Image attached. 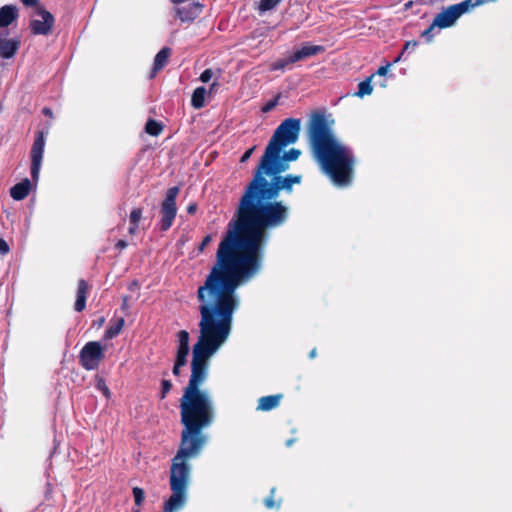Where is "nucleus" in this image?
Returning <instances> with one entry per match:
<instances>
[{
    "label": "nucleus",
    "mask_w": 512,
    "mask_h": 512,
    "mask_svg": "<svg viewBox=\"0 0 512 512\" xmlns=\"http://www.w3.org/2000/svg\"><path fill=\"white\" fill-rule=\"evenodd\" d=\"M300 155L291 148L261 156L218 245L216 261L197 289L199 336L192 355H214L227 341L239 307L237 289L261 271L268 232L289 219L290 208L277 199L281 191L290 194L301 183V175H282Z\"/></svg>",
    "instance_id": "1"
},
{
    "label": "nucleus",
    "mask_w": 512,
    "mask_h": 512,
    "mask_svg": "<svg viewBox=\"0 0 512 512\" xmlns=\"http://www.w3.org/2000/svg\"><path fill=\"white\" fill-rule=\"evenodd\" d=\"M308 139L315 159L333 184L349 186L354 176V154L335 139L323 115H315L310 121Z\"/></svg>",
    "instance_id": "2"
},
{
    "label": "nucleus",
    "mask_w": 512,
    "mask_h": 512,
    "mask_svg": "<svg viewBox=\"0 0 512 512\" xmlns=\"http://www.w3.org/2000/svg\"><path fill=\"white\" fill-rule=\"evenodd\" d=\"M301 120L298 118H287L283 120L275 129L265 151L272 156L279 153L280 149H285L288 145L294 144L300 134Z\"/></svg>",
    "instance_id": "3"
},
{
    "label": "nucleus",
    "mask_w": 512,
    "mask_h": 512,
    "mask_svg": "<svg viewBox=\"0 0 512 512\" xmlns=\"http://www.w3.org/2000/svg\"><path fill=\"white\" fill-rule=\"evenodd\" d=\"M179 194V187H170L160 205L159 229L162 232L168 231L176 218L177 205L176 199Z\"/></svg>",
    "instance_id": "4"
},
{
    "label": "nucleus",
    "mask_w": 512,
    "mask_h": 512,
    "mask_svg": "<svg viewBox=\"0 0 512 512\" xmlns=\"http://www.w3.org/2000/svg\"><path fill=\"white\" fill-rule=\"evenodd\" d=\"M104 358V349L98 341L87 342L78 356L79 364L87 371L97 369Z\"/></svg>",
    "instance_id": "5"
},
{
    "label": "nucleus",
    "mask_w": 512,
    "mask_h": 512,
    "mask_svg": "<svg viewBox=\"0 0 512 512\" xmlns=\"http://www.w3.org/2000/svg\"><path fill=\"white\" fill-rule=\"evenodd\" d=\"M467 11H469V2L450 5L435 16L434 25L438 28H448Z\"/></svg>",
    "instance_id": "6"
},
{
    "label": "nucleus",
    "mask_w": 512,
    "mask_h": 512,
    "mask_svg": "<svg viewBox=\"0 0 512 512\" xmlns=\"http://www.w3.org/2000/svg\"><path fill=\"white\" fill-rule=\"evenodd\" d=\"M39 0H34V35H48L52 32L55 18L54 16L39 5Z\"/></svg>",
    "instance_id": "7"
},
{
    "label": "nucleus",
    "mask_w": 512,
    "mask_h": 512,
    "mask_svg": "<svg viewBox=\"0 0 512 512\" xmlns=\"http://www.w3.org/2000/svg\"><path fill=\"white\" fill-rule=\"evenodd\" d=\"M49 124L38 131L37 138L34 140V189L39 176V170L44 152L45 135L48 134Z\"/></svg>",
    "instance_id": "8"
},
{
    "label": "nucleus",
    "mask_w": 512,
    "mask_h": 512,
    "mask_svg": "<svg viewBox=\"0 0 512 512\" xmlns=\"http://www.w3.org/2000/svg\"><path fill=\"white\" fill-rule=\"evenodd\" d=\"M202 8L203 6L199 2H192L185 6L177 5L174 7L173 11L175 13V17L181 22L190 23L201 14Z\"/></svg>",
    "instance_id": "9"
},
{
    "label": "nucleus",
    "mask_w": 512,
    "mask_h": 512,
    "mask_svg": "<svg viewBox=\"0 0 512 512\" xmlns=\"http://www.w3.org/2000/svg\"><path fill=\"white\" fill-rule=\"evenodd\" d=\"M172 54V50L169 47H163L155 56L153 68L151 70L149 78L152 79L156 76V74L162 70L169 61V58Z\"/></svg>",
    "instance_id": "10"
},
{
    "label": "nucleus",
    "mask_w": 512,
    "mask_h": 512,
    "mask_svg": "<svg viewBox=\"0 0 512 512\" xmlns=\"http://www.w3.org/2000/svg\"><path fill=\"white\" fill-rule=\"evenodd\" d=\"M325 48L321 45H305L301 49L294 51L291 54V60L295 63L304 60L310 56L324 52Z\"/></svg>",
    "instance_id": "11"
},
{
    "label": "nucleus",
    "mask_w": 512,
    "mask_h": 512,
    "mask_svg": "<svg viewBox=\"0 0 512 512\" xmlns=\"http://www.w3.org/2000/svg\"><path fill=\"white\" fill-rule=\"evenodd\" d=\"M325 48L321 45H305L301 49L294 51L291 54V60L295 63L304 60L310 56L324 52Z\"/></svg>",
    "instance_id": "12"
},
{
    "label": "nucleus",
    "mask_w": 512,
    "mask_h": 512,
    "mask_svg": "<svg viewBox=\"0 0 512 512\" xmlns=\"http://www.w3.org/2000/svg\"><path fill=\"white\" fill-rule=\"evenodd\" d=\"M89 292V285L86 280L80 279L78 281L76 301L74 309L77 312H82L86 308V300Z\"/></svg>",
    "instance_id": "13"
},
{
    "label": "nucleus",
    "mask_w": 512,
    "mask_h": 512,
    "mask_svg": "<svg viewBox=\"0 0 512 512\" xmlns=\"http://www.w3.org/2000/svg\"><path fill=\"white\" fill-rule=\"evenodd\" d=\"M283 398L282 394H274L268 396H262L257 401V410L258 411H270L277 408L280 404L281 399Z\"/></svg>",
    "instance_id": "14"
},
{
    "label": "nucleus",
    "mask_w": 512,
    "mask_h": 512,
    "mask_svg": "<svg viewBox=\"0 0 512 512\" xmlns=\"http://www.w3.org/2000/svg\"><path fill=\"white\" fill-rule=\"evenodd\" d=\"M18 17V9L14 5H5L0 8V27L9 26Z\"/></svg>",
    "instance_id": "15"
},
{
    "label": "nucleus",
    "mask_w": 512,
    "mask_h": 512,
    "mask_svg": "<svg viewBox=\"0 0 512 512\" xmlns=\"http://www.w3.org/2000/svg\"><path fill=\"white\" fill-rule=\"evenodd\" d=\"M31 190V183L28 179H24L22 182L17 183L10 189V196L16 200L20 201L23 200L25 197L28 196L29 192Z\"/></svg>",
    "instance_id": "16"
},
{
    "label": "nucleus",
    "mask_w": 512,
    "mask_h": 512,
    "mask_svg": "<svg viewBox=\"0 0 512 512\" xmlns=\"http://www.w3.org/2000/svg\"><path fill=\"white\" fill-rule=\"evenodd\" d=\"M124 325H125V319L123 317L112 319L110 321L109 326L105 330L104 339L110 340V339H113L116 336H118L120 334V332L122 331Z\"/></svg>",
    "instance_id": "17"
},
{
    "label": "nucleus",
    "mask_w": 512,
    "mask_h": 512,
    "mask_svg": "<svg viewBox=\"0 0 512 512\" xmlns=\"http://www.w3.org/2000/svg\"><path fill=\"white\" fill-rule=\"evenodd\" d=\"M177 338H178V346H177L176 354L189 355V351H190V346H189L190 336H189L188 331L180 330L177 333Z\"/></svg>",
    "instance_id": "18"
},
{
    "label": "nucleus",
    "mask_w": 512,
    "mask_h": 512,
    "mask_svg": "<svg viewBox=\"0 0 512 512\" xmlns=\"http://www.w3.org/2000/svg\"><path fill=\"white\" fill-rule=\"evenodd\" d=\"M206 88L203 86L197 87L191 97V105L195 109H201L205 106Z\"/></svg>",
    "instance_id": "19"
},
{
    "label": "nucleus",
    "mask_w": 512,
    "mask_h": 512,
    "mask_svg": "<svg viewBox=\"0 0 512 512\" xmlns=\"http://www.w3.org/2000/svg\"><path fill=\"white\" fill-rule=\"evenodd\" d=\"M17 50V43L11 40H0V56L10 58Z\"/></svg>",
    "instance_id": "20"
},
{
    "label": "nucleus",
    "mask_w": 512,
    "mask_h": 512,
    "mask_svg": "<svg viewBox=\"0 0 512 512\" xmlns=\"http://www.w3.org/2000/svg\"><path fill=\"white\" fill-rule=\"evenodd\" d=\"M276 487L270 489L269 495L264 499L263 504L269 510H279L282 505V499L276 498Z\"/></svg>",
    "instance_id": "21"
},
{
    "label": "nucleus",
    "mask_w": 512,
    "mask_h": 512,
    "mask_svg": "<svg viewBox=\"0 0 512 512\" xmlns=\"http://www.w3.org/2000/svg\"><path fill=\"white\" fill-rule=\"evenodd\" d=\"M163 128V125L154 119H149L145 124V132L151 136H159Z\"/></svg>",
    "instance_id": "22"
},
{
    "label": "nucleus",
    "mask_w": 512,
    "mask_h": 512,
    "mask_svg": "<svg viewBox=\"0 0 512 512\" xmlns=\"http://www.w3.org/2000/svg\"><path fill=\"white\" fill-rule=\"evenodd\" d=\"M374 75L369 76L364 81L360 82L358 85V91L355 93L358 97H364L365 95H370L373 91V87L371 85V80Z\"/></svg>",
    "instance_id": "23"
},
{
    "label": "nucleus",
    "mask_w": 512,
    "mask_h": 512,
    "mask_svg": "<svg viewBox=\"0 0 512 512\" xmlns=\"http://www.w3.org/2000/svg\"><path fill=\"white\" fill-rule=\"evenodd\" d=\"M291 60V55L287 58L278 59L271 65V70H284L288 65L294 64V61Z\"/></svg>",
    "instance_id": "24"
},
{
    "label": "nucleus",
    "mask_w": 512,
    "mask_h": 512,
    "mask_svg": "<svg viewBox=\"0 0 512 512\" xmlns=\"http://www.w3.org/2000/svg\"><path fill=\"white\" fill-rule=\"evenodd\" d=\"M282 0H260L259 10L266 12L275 8Z\"/></svg>",
    "instance_id": "25"
},
{
    "label": "nucleus",
    "mask_w": 512,
    "mask_h": 512,
    "mask_svg": "<svg viewBox=\"0 0 512 512\" xmlns=\"http://www.w3.org/2000/svg\"><path fill=\"white\" fill-rule=\"evenodd\" d=\"M133 497H134V503L136 506L140 507L145 499V492L140 487H134L132 489Z\"/></svg>",
    "instance_id": "26"
},
{
    "label": "nucleus",
    "mask_w": 512,
    "mask_h": 512,
    "mask_svg": "<svg viewBox=\"0 0 512 512\" xmlns=\"http://www.w3.org/2000/svg\"><path fill=\"white\" fill-rule=\"evenodd\" d=\"M142 214H143L142 208L132 209V211L130 212V215H129V223L136 224L139 226V222L142 218Z\"/></svg>",
    "instance_id": "27"
},
{
    "label": "nucleus",
    "mask_w": 512,
    "mask_h": 512,
    "mask_svg": "<svg viewBox=\"0 0 512 512\" xmlns=\"http://www.w3.org/2000/svg\"><path fill=\"white\" fill-rule=\"evenodd\" d=\"M172 388V382L170 380L163 379L161 381V393L160 399L163 400Z\"/></svg>",
    "instance_id": "28"
},
{
    "label": "nucleus",
    "mask_w": 512,
    "mask_h": 512,
    "mask_svg": "<svg viewBox=\"0 0 512 512\" xmlns=\"http://www.w3.org/2000/svg\"><path fill=\"white\" fill-rule=\"evenodd\" d=\"M279 98H280V94H278L275 98L271 99L270 101H268L262 108H261V111L263 113H267V112H270L272 111L278 104V101H279Z\"/></svg>",
    "instance_id": "29"
},
{
    "label": "nucleus",
    "mask_w": 512,
    "mask_h": 512,
    "mask_svg": "<svg viewBox=\"0 0 512 512\" xmlns=\"http://www.w3.org/2000/svg\"><path fill=\"white\" fill-rule=\"evenodd\" d=\"M96 387L98 390L102 391V393L106 396V398H109L110 397V390L109 388L107 387L104 379L100 378L97 383H96Z\"/></svg>",
    "instance_id": "30"
},
{
    "label": "nucleus",
    "mask_w": 512,
    "mask_h": 512,
    "mask_svg": "<svg viewBox=\"0 0 512 512\" xmlns=\"http://www.w3.org/2000/svg\"><path fill=\"white\" fill-rule=\"evenodd\" d=\"M435 27H437V26L434 25V22H432L430 24V26L421 33V36L424 37L427 42H430L432 40V38L434 36L433 31H434Z\"/></svg>",
    "instance_id": "31"
},
{
    "label": "nucleus",
    "mask_w": 512,
    "mask_h": 512,
    "mask_svg": "<svg viewBox=\"0 0 512 512\" xmlns=\"http://www.w3.org/2000/svg\"><path fill=\"white\" fill-rule=\"evenodd\" d=\"M213 77V71L211 69H205L201 75H200V80L203 82V83H207L211 80V78Z\"/></svg>",
    "instance_id": "32"
},
{
    "label": "nucleus",
    "mask_w": 512,
    "mask_h": 512,
    "mask_svg": "<svg viewBox=\"0 0 512 512\" xmlns=\"http://www.w3.org/2000/svg\"><path fill=\"white\" fill-rule=\"evenodd\" d=\"M211 241L212 236L210 234L206 235L199 244L198 251L202 253L205 250V248L210 244Z\"/></svg>",
    "instance_id": "33"
},
{
    "label": "nucleus",
    "mask_w": 512,
    "mask_h": 512,
    "mask_svg": "<svg viewBox=\"0 0 512 512\" xmlns=\"http://www.w3.org/2000/svg\"><path fill=\"white\" fill-rule=\"evenodd\" d=\"M188 355L176 354L174 364L180 367H184L187 364Z\"/></svg>",
    "instance_id": "34"
},
{
    "label": "nucleus",
    "mask_w": 512,
    "mask_h": 512,
    "mask_svg": "<svg viewBox=\"0 0 512 512\" xmlns=\"http://www.w3.org/2000/svg\"><path fill=\"white\" fill-rule=\"evenodd\" d=\"M417 46H418V42L417 41H415V40L407 41L404 44V47H403V49L401 51V54H404L407 50H414Z\"/></svg>",
    "instance_id": "35"
},
{
    "label": "nucleus",
    "mask_w": 512,
    "mask_h": 512,
    "mask_svg": "<svg viewBox=\"0 0 512 512\" xmlns=\"http://www.w3.org/2000/svg\"><path fill=\"white\" fill-rule=\"evenodd\" d=\"M390 63H387L386 65L384 66H380L378 68V70L376 71V73H374L373 75H379V76H385L387 73H388V70H389V67H390Z\"/></svg>",
    "instance_id": "36"
},
{
    "label": "nucleus",
    "mask_w": 512,
    "mask_h": 512,
    "mask_svg": "<svg viewBox=\"0 0 512 512\" xmlns=\"http://www.w3.org/2000/svg\"><path fill=\"white\" fill-rule=\"evenodd\" d=\"M489 0H475L474 2L472 0H465L464 2H469V10L471 8L483 5L487 3Z\"/></svg>",
    "instance_id": "37"
},
{
    "label": "nucleus",
    "mask_w": 512,
    "mask_h": 512,
    "mask_svg": "<svg viewBox=\"0 0 512 512\" xmlns=\"http://www.w3.org/2000/svg\"><path fill=\"white\" fill-rule=\"evenodd\" d=\"M105 321H106L105 317L101 316L98 319L93 320L92 327L99 329L104 325Z\"/></svg>",
    "instance_id": "38"
},
{
    "label": "nucleus",
    "mask_w": 512,
    "mask_h": 512,
    "mask_svg": "<svg viewBox=\"0 0 512 512\" xmlns=\"http://www.w3.org/2000/svg\"><path fill=\"white\" fill-rule=\"evenodd\" d=\"M8 252H9V246H8L7 242L4 239L0 238V254L4 255Z\"/></svg>",
    "instance_id": "39"
},
{
    "label": "nucleus",
    "mask_w": 512,
    "mask_h": 512,
    "mask_svg": "<svg viewBox=\"0 0 512 512\" xmlns=\"http://www.w3.org/2000/svg\"><path fill=\"white\" fill-rule=\"evenodd\" d=\"M255 149V146L245 151V153L241 156L240 162L244 163L246 162L252 155L253 151Z\"/></svg>",
    "instance_id": "40"
},
{
    "label": "nucleus",
    "mask_w": 512,
    "mask_h": 512,
    "mask_svg": "<svg viewBox=\"0 0 512 512\" xmlns=\"http://www.w3.org/2000/svg\"><path fill=\"white\" fill-rule=\"evenodd\" d=\"M127 246H128L127 241H125L123 239L118 240L117 243L115 244V247L120 250L126 248Z\"/></svg>",
    "instance_id": "41"
},
{
    "label": "nucleus",
    "mask_w": 512,
    "mask_h": 512,
    "mask_svg": "<svg viewBox=\"0 0 512 512\" xmlns=\"http://www.w3.org/2000/svg\"><path fill=\"white\" fill-rule=\"evenodd\" d=\"M42 113H43L46 117H48L50 120L53 118V112H52V110H51L50 108H48V107L43 108Z\"/></svg>",
    "instance_id": "42"
},
{
    "label": "nucleus",
    "mask_w": 512,
    "mask_h": 512,
    "mask_svg": "<svg viewBox=\"0 0 512 512\" xmlns=\"http://www.w3.org/2000/svg\"><path fill=\"white\" fill-rule=\"evenodd\" d=\"M196 210H197V204L196 203H191L187 207V212L189 214H194L196 212Z\"/></svg>",
    "instance_id": "43"
},
{
    "label": "nucleus",
    "mask_w": 512,
    "mask_h": 512,
    "mask_svg": "<svg viewBox=\"0 0 512 512\" xmlns=\"http://www.w3.org/2000/svg\"><path fill=\"white\" fill-rule=\"evenodd\" d=\"M138 227L139 226L136 225V224H130V227H129V230H128L129 234L130 235H135L137 230H138Z\"/></svg>",
    "instance_id": "44"
},
{
    "label": "nucleus",
    "mask_w": 512,
    "mask_h": 512,
    "mask_svg": "<svg viewBox=\"0 0 512 512\" xmlns=\"http://www.w3.org/2000/svg\"><path fill=\"white\" fill-rule=\"evenodd\" d=\"M181 368H182V367L177 366V365H175V364H174L173 369H172V373H173L175 376H179V375H180V369H181Z\"/></svg>",
    "instance_id": "45"
},
{
    "label": "nucleus",
    "mask_w": 512,
    "mask_h": 512,
    "mask_svg": "<svg viewBox=\"0 0 512 512\" xmlns=\"http://www.w3.org/2000/svg\"><path fill=\"white\" fill-rule=\"evenodd\" d=\"M127 303H128V296H124L123 297V302H122V309H126L127 308Z\"/></svg>",
    "instance_id": "46"
},
{
    "label": "nucleus",
    "mask_w": 512,
    "mask_h": 512,
    "mask_svg": "<svg viewBox=\"0 0 512 512\" xmlns=\"http://www.w3.org/2000/svg\"><path fill=\"white\" fill-rule=\"evenodd\" d=\"M219 86V83L214 81L211 85H210V91H214L217 87Z\"/></svg>",
    "instance_id": "47"
},
{
    "label": "nucleus",
    "mask_w": 512,
    "mask_h": 512,
    "mask_svg": "<svg viewBox=\"0 0 512 512\" xmlns=\"http://www.w3.org/2000/svg\"><path fill=\"white\" fill-rule=\"evenodd\" d=\"M316 356V349H312L311 352L309 353V357L310 358H314Z\"/></svg>",
    "instance_id": "48"
},
{
    "label": "nucleus",
    "mask_w": 512,
    "mask_h": 512,
    "mask_svg": "<svg viewBox=\"0 0 512 512\" xmlns=\"http://www.w3.org/2000/svg\"><path fill=\"white\" fill-rule=\"evenodd\" d=\"M23 4L26 6H32V0H22Z\"/></svg>",
    "instance_id": "49"
},
{
    "label": "nucleus",
    "mask_w": 512,
    "mask_h": 512,
    "mask_svg": "<svg viewBox=\"0 0 512 512\" xmlns=\"http://www.w3.org/2000/svg\"><path fill=\"white\" fill-rule=\"evenodd\" d=\"M402 55L403 54L400 53V55L395 59V62H398L401 59Z\"/></svg>",
    "instance_id": "50"
},
{
    "label": "nucleus",
    "mask_w": 512,
    "mask_h": 512,
    "mask_svg": "<svg viewBox=\"0 0 512 512\" xmlns=\"http://www.w3.org/2000/svg\"><path fill=\"white\" fill-rule=\"evenodd\" d=\"M133 512H140V510H133Z\"/></svg>",
    "instance_id": "51"
},
{
    "label": "nucleus",
    "mask_w": 512,
    "mask_h": 512,
    "mask_svg": "<svg viewBox=\"0 0 512 512\" xmlns=\"http://www.w3.org/2000/svg\"><path fill=\"white\" fill-rule=\"evenodd\" d=\"M2 110V106L0 105V111Z\"/></svg>",
    "instance_id": "52"
}]
</instances>
